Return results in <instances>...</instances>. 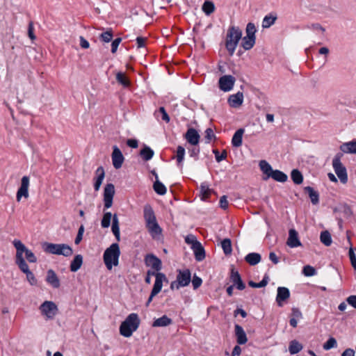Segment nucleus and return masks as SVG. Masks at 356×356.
<instances>
[{"label": "nucleus", "mask_w": 356, "mask_h": 356, "mask_svg": "<svg viewBox=\"0 0 356 356\" xmlns=\"http://www.w3.org/2000/svg\"><path fill=\"white\" fill-rule=\"evenodd\" d=\"M144 218L146 227L153 238H158L161 234L162 229L159 225L154 212L149 204H146L143 209Z\"/></svg>", "instance_id": "obj_1"}, {"label": "nucleus", "mask_w": 356, "mask_h": 356, "mask_svg": "<svg viewBox=\"0 0 356 356\" xmlns=\"http://www.w3.org/2000/svg\"><path fill=\"white\" fill-rule=\"evenodd\" d=\"M140 319L136 313L130 314L120 326V333L124 337H130L139 327Z\"/></svg>", "instance_id": "obj_2"}, {"label": "nucleus", "mask_w": 356, "mask_h": 356, "mask_svg": "<svg viewBox=\"0 0 356 356\" xmlns=\"http://www.w3.org/2000/svg\"><path fill=\"white\" fill-rule=\"evenodd\" d=\"M120 250L118 243L111 244L104 252V262L108 270H111L113 266L119 264Z\"/></svg>", "instance_id": "obj_3"}, {"label": "nucleus", "mask_w": 356, "mask_h": 356, "mask_svg": "<svg viewBox=\"0 0 356 356\" xmlns=\"http://www.w3.org/2000/svg\"><path fill=\"white\" fill-rule=\"evenodd\" d=\"M242 38V31L237 26H230L227 31L225 47L230 56H232Z\"/></svg>", "instance_id": "obj_4"}, {"label": "nucleus", "mask_w": 356, "mask_h": 356, "mask_svg": "<svg viewBox=\"0 0 356 356\" xmlns=\"http://www.w3.org/2000/svg\"><path fill=\"white\" fill-rule=\"evenodd\" d=\"M43 250L47 253L63 255L66 257L71 256L73 253L72 248L65 243H45L43 244Z\"/></svg>", "instance_id": "obj_5"}, {"label": "nucleus", "mask_w": 356, "mask_h": 356, "mask_svg": "<svg viewBox=\"0 0 356 356\" xmlns=\"http://www.w3.org/2000/svg\"><path fill=\"white\" fill-rule=\"evenodd\" d=\"M341 154H337L332 160V166L340 181L346 184L348 182V175L346 167L341 162Z\"/></svg>", "instance_id": "obj_6"}, {"label": "nucleus", "mask_w": 356, "mask_h": 356, "mask_svg": "<svg viewBox=\"0 0 356 356\" xmlns=\"http://www.w3.org/2000/svg\"><path fill=\"white\" fill-rule=\"evenodd\" d=\"M13 244L16 249V254H19L23 256L25 254V257L27 261L30 263H35L37 261V257L34 253L28 249L20 240L15 239L13 241Z\"/></svg>", "instance_id": "obj_7"}, {"label": "nucleus", "mask_w": 356, "mask_h": 356, "mask_svg": "<svg viewBox=\"0 0 356 356\" xmlns=\"http://www.w3.org/2000/svg\"><path fill=\"white\" fill-rule=\"evenodd\" d=\"M39 309L41 314L48 319H52L58 313V307L53 301H44Z\"/></svg>", "instance_id": "obj_8"}, {"label": "nucleus", "mask_w": 356, "mask_h": 356, "mask_svg": "<svg viewBox=\"0 0 356 356\" xmlns=\"http://www.w3.org/2000/svg\"><path fill=\"white\" fill-rule=\"evenodd\" d=\"M152 275H155L156 280L150 296L149 297V299L147 302V305L152 301L153 297H154L161 291L163 286V282L166 279L165 275L163 273H152Z\"/></svg>", "instance_id": "obj_9"}, {"label": "nucleus", "mask_w": 356, "mask_h": 356, "mask_svg": "<svg viewBox=\"0 0 356 356\" xmlns=\"http://www.w3.org/2000/svg\"><path fill=\"white\" fill-rule=\"evenodd\" d=\"M115 195V186L113 184H107L104 190V209H109L112 207L113 199Z\"/></svg>", "instance_id": "obj_10"}, {"label": "nucleus", "mask_w": 356, "mask_h": 356, "mask_svg": "<svg viewBox=\"0 0 356 356\" xmlns=\"http://www.w3.org/2000/svg\"><path fill=\"white\" fill-rule=\"evenodd\" d=\"M113 165L115 169H119L122 167L124 161V157L117 145L113 147V152L111 154Z\"/></svg>", "instance_id": "obj_11"}, {"label": "nucleus", "mask_w": 356, "mask_h": 356, "mask_svg": "<svg viewBox=\"0 0 356 356\" xmlns=\"http://www.w3.org/2000/svg\"><path fill=\"white\" fill-rule=\"evenodd\" d=\"M235 81L236 79L233 76L224 75L219 79V88L222 91H229L233 88Z\"/></svg>", "instance_id": "obj_12"}, {"label": "nucleus", "mask_w": 356, "mask_h": 356, "mask_svg": "<svg viewBox=\"0 0 356 356\" xmlns=\"http://www.w3.org/2000/svg\"><path fill=\"white\" fill-rule=\"evenodd\" d=\"M29 177L24 176L21 180V186L17 192V200L20 201L22 196L25 198L29 197Z\"/></svg>", "instance_id": "obj_13"}, {"label": "nucleus", "mask_w": 356, "mask_h": 356, "mask_svg": "<svg viewBox=\"0 0 356 356\" xmlns=\"http://www.w3.org/2000/svg\"><path fill=\"white\" fill-rule=\"evenodd\" d=\"M145 264L151 267L153 272L159 273V271L161 269V261L154 254H147L145 259Z\"/></svg>", "instance_id": "obj_14"}, {"label": "nucleus", "mask_w": 356, "mask_h": 356, "mask_svg": "<svg viewBox=\"0 0 356 356\" xmlns=\"http://www.w3.org/2000/svg\"><path fill=\"white\" fill-rule=\"evenodd\" d=\"M290 297V291L288 288L284 286H279L277 288V293L276 296V302L279 307H282L284 302Z\"/></svg>", "instance_id": "obj_15"}, {"label": "nucleus", "mask_w": 356, "mask_h": 356, "mask_svg": "<svg viewBox=\"0 0 356 356\" xmlns=\"http://www.w3.org/2000/svg\"><path fill=\"white\" fill-rule=\"evenodd\" d=\"M286 245L292 248L302 245L298 238V234L294 229H291L289 231V238L286 241Z\"/></svg>", "instance_id": "obj_16"}, {"label": "nucleus", "mask_w": 356, "mask_h": 356, "mask_svg": "<svg viewBox=\"0 0 356 356\" xmlns=\"http://www.w3.org/2000/svg\"><path fill=\"white\" fill-rule=\"evenodd\" d=\"M230 280L233 283L232 286H236L237 289L243 290L245 288V285L242 281L240 274L234 268L231 270Z\"/></svg>", "instance_id": "obj_17"}, {"label": "nucleus", "mask_w": 356, "mask_h": 356, "mask_svg": "<svg viewBox=\"0 0 356 356\" xmlns=\"http://www.w3.org/2000/svg\"><path fill=\"white\" fill-rule=\"evenodd\" d=\"M185 138L191 145H197L199 143L200 135L195 129L190 128L185 134Z\"/></svg>", "instance_id": "obj_18"}, {"label": "nucleus", "mask_w": 356, "mask_h": 356, "mask_svg": "<svg viewBox=\"0 0 356 356\" xmlns=\"http://www.w3.org/2000/svg\"><path fill=\"white\" fill-rule=\"evenodd\" d=\"M46 282L54 289L59 288L60 285V280L57 275L52 269L47 270Z\"/></svg>", "instance_id": "obj_19"}, {"label": "nucleus", "mask_w": 356, "mask_h": 356, "mask_svg": "<svg viewBox=\"0 0 356 356\" xmlns=\"http://www.w3.org/2000/svg\"><path fill=\"white\" fill-rule=\"evenodd\" d=\"M243 102V94L238 92L236 94L232 95L228 99L229 104L231 107L238 108L242 105Z\"/></svg>", "instance_id": "obj_20"}, {"label": "nucleus", "mask_w": 356, "mask_h": 356, "mask_svg": "<svg viewBox=\"0 0 356 356\" xmlns=\"http://www.w3.org/2000/svg\"><path fill=\"white\" fill-rule=\"evenodd\" d=\"M193 251L195 259L197 261H202L205 259L206 253L204 247L202 245L198 242L193 245V247L191 248Z\"/></svg>", "instance_id": "obj_21"}, {"label": "nucleus", "mask_w": 356, "mask_h": 356, "mask_svg": "<svg viewBox=\"0 0 356 356\" xmlns=\"http://www.w3.org/2000/svg\"><path fill=\"white\" fill-rule=\"evenodd\" d=\"M234 328L237 343L241 345L245 344L248 339L243 328L239 325H235Z\"/></svg>", "instance_id": "obj_22"}, {"label": "nucleus", "mask_w": 356, "mask_h": 356, "mask_svg": "<svg viewBox=\"0 0 356 356\" xmlns=\"http://www.w3.org/2000/svg\"><path fill=\"white\" fill-rule=\"evenodd\" d=\"M191 281V273L189 269L179 270V286H186Z\"/></svg>", "instance_id": "obj_23"}, {"label": "nucleus", "mask_w": 356, "mask_h": 356, "mask_svg": "<svg viewBox=\"0 0 356 356\" xmlns=\"http://www.w3.org/2000/svg\"><path fill=\"white\" fill-rule=\"evenodd\" d=\"M97 177L95 178V181L94 184V189L95 191H98L100 188V186L102 184V181L105 177L104 170L102 166L99 167L96 172Z\"/></svg>", "instance_id": "obj_24"}, {"label": "nucleus", "mask_w": 356, "mask_h": 356, "mask_svg": "<svg viewBox=\"0 0 356 356\" xmlns=\"http://www.w3.org/2000/svg\"><path fill=\"white\" fill-rule=\"evenodd\" d=\"M339 148L345 154H356V140L344 143Z\"/></svg>", "instance_id": "obj_25"}, {"label": "nucleus", "mask_w": 356, "mask_h": 356, "mask_svg": "<svg viewBox=\"0 0 356 356\" xmlns=\"http://www.w3.org/2000/svg\"><path fill=\"white\" fill-rule=\"evenodd\" d=\"M111 230L113 234H114L117 241H120V225H119V220L116 213L113 216V222L111 226Z\"/></svg>", "instance_id": "obj_26"}, {"label": "nucleus", "mask_w": 356, "mask_h": 356, "mask_svg": "<svg viewBox=\"0 0 356 356\" xmlns=\"http://www.w3.org/2000/svg\"><path fill=\"white\" fill-rule=\"evenodd\" d=\"M212 192L213 190L209 188V186L207 182H203L201 184L200 187V196L202 200H207L210 197Z\"/></svg>", "instance_id": "obj_27"}, {"label": "nucleus", "mask_w": 356, "mask_h": 356, "mask_svg": "<svg viewBox=\"0 0 356 356\" xmlns=\"http://www.w3.org/2000/svg\"><path fill=\"white\" fill-rule=\"evenodd\" d=\"M172 321L171 318L168 317L166 315L155 319L152 323V327H166L172 323Z\"/></svg>", "instance_id": "obj_28"}, {"label": "nucleus", "mask_w": 356, "mask_h": 356, "mask_svg": "<svg viewBox=\"0 0 356 356\" xmlns=\"http://www.w3.org/2000/svg\"><path fill=\"white\" fill-rule=\"evenodd\" d=\"M243 133V129H239L234 133L232 139V144L234 147H238L241 146Z\"/></svg>", "instance_id": "obj_29"}, {"label": "nucleus", "mask_w": 356, "mask_h": 356, "mask_svg": "<svg viewBox=\"0 0 356 356\" xmlns=\"http://www.w3.org/2000/svg\"><path fill=\"white\" fill-rule=\"evenodd\" d=\"M304 191L308 193L311 202L313 204H317L319 202V194L311 186H306Z\"/></svg>", "instance_id": "obj_30"}, {"label": "nucleus", "mask_w": 356, "mask_h": 356, "mask_svg": "<svg viewBox=\"0 0 356 356\" xmlns=\"http://www.w3.org/2000/svg\"><path fill=\"white\" fill-rule=\"evenodd\" d=\"M261 255L256 252L249 253L245 257V261L251 266L257 265L261 261Z\"/></svg>", "instance_id": "obj_31"}, {"label": "nucleus", "mask_w": 356, "mask_h": 356, "mask_svg": "<svg viewBox=\"0 0 356 356\" xmlns=\"http://www.w3.org/2000/svg\"><path fill=\"white\" fill-rule=\"evenodd\" d=\"M15 262L18 266L19 268L24 273L30 271L28 264H26L23 256L19 254H16Z\"/></svg>", "instance_id": "obj_32"}, {"label": "nucleus", "mask_w": 356, "mask_h": 356, "mask_svg": "<svg viewBox=\"0 0 356 356\" xmlns=\"http://www.w3.org/2000/svg\"><path fill=\"white\" fill-rule=\"evenodd\" d=\"M83 264V257L81 254H77L74 257L70 264V270L72 272H76Z\"/></svg>", "instance_id": "obj_33"}, {"label": "nucleus", "mask_w": 356, "mask_h": 356, "mask_svg": "<svg viewBox=\"0 0 356 356\" xmlns=\"http://www.w3.org/2000/svg\"><path fill=\"white\" fill-rule=\"evenodd\" d=\"M270 177L273 178L274 180L277 181L282 183L286 181L288 179L287 175L284 172L279 170H273Z\"/></svg>", "instance_id": "obj_34"}, {"label": "nucleus", "mask_w": 356, "mask_h": 356, "mask_svg": "<svg viewBox=\"0 0 356 356\" xmlns=\"http://www.w3.org/2000/svg\"><path fill=\"white\" fill-rule=\"evenodd\" d=\"M154 151L148 146L145 145L144 147L140 151V156L145 161H149L154 156Z\"/></svg>", "instance_id": "obj_35"}, {"label": "nucleus", "mask_w": 356, "mask_h": 356, "mask_svg": "<svg viewBox=\"0 0 356 356\" xmlns=\"http://www.w3.org/2000/svg\"><path fill=\"white\" fill-rule=\"evenodd\" d=\"M256 38L245 36L242 38L241 46L245 50L251 49L255 44Z\"/></svg>", "instance_id": "obj_36"}, {"label": "nucleus", "mask_w": 356, "mask_h": 356, "mask_svg": "<svg viewBox=\"0 0 356 356\" xmlns=\"http://www.w3.org/2000/svg\"><path fill=\"white\" fill-rule=\"evenodd\" d=\"M259 167L263 173L267 176L264 179L269 178L273 171L271 165L267 161L262 160L259 162Z\"/></svg>", "instance_id": "obj_37"}, {"label": "nucleus", "mask_w": 356, "mask_h": 356, "mask_svg": "<svg viewBox=\"0 0 356 356\" xmlns=\"http://www.w3.org/2000/svg\"><path fill=\"white\" fill-rule=\"evenodd\" d=\"M348 241L349 244L350 245V247L349 251H348L349 259H350V261L353 268H354V270H356V255L355 254V252H356V248L352 247L350 238L349 236H348Z\"/></svg>", "instance_id": "obj_38"}, {"label": "nucleus", "mask_w": 356, "mask_h": 356, "mask_svg": "<svg viewBox=\"0 0 356 356\" xmlns=\"http://www.w3.org/2000/svg\"><path fill=\"white\" fill-rule=\"evenodd\" d=\"M302 346L296 340H293L290 342L289 346V351L291 355H294L299 353L302 349Z\"/></svg>", "instance_id": "obj_39"}, {"label": "nucleus", "mask_w": 356, "mask_h": 356, "mask_svg": "<svg viewBox=\"0 0 356 356\" xmlns=\"http://www.w3.org/2000/svg\"><path fill=\"white\" fill-rule=\"evenodd\" d=\"M221 247L225 255H229L232 252V241L229 238H225L221 241Z\"/></svg>", "instance_id": "obj_40"}, {"label": "nucleus", "mask_w": 356, "mask_h": 356, "mask_svg": "<svg viewBox=\"0 0 356 356\" xmlns=\"http://www.w3.org/2000/svg\"><path fill=\"white\" fill-rule=\"evenodd\" d=\"M320 241L325 246L331 245L332 241L330 233L327 230L323 231L320 235Z\"/></svg>", "instance_id": "obj_41"}, {"label": "nucleus", "mask_w": 356, "mask_h": 356, "mask_svg": "<svg viewBox=\"0 0 356 356\" xmlns=\"http://www.w3.org/2000/svg\"><path fill=\"white\" fill-rule=\"evenodd\" d=\"M291 177L296 184H300L303 181V176L300 171L297 169H294L291 171Z\"/></svg>", "instance_id": "obj_42"}, {"label": "nucleus", "mask_w": 356, "mask_h": 356, "mask_svg": "<svg viewBox=\"0 0 356 356\" xmlns=\"http://www.w3.org/2000/svg\"><path fill=\"white\" fill-rule=\"evenodd\" d=\"M202 9L207 15H209L214 12V3L212 1H206L203 3Z\"/></svg>", "instance_id": "obj_43"}, {"label": "nucleus", "mask_w": 356, "mask_h": 356, "mask_svg": "<svg viewBox=\"0 0 356 356\" xmlns=\"http://www.w3.org/2000/svg\"><path fill=\"white\" fill-rule=\"evenodd\" d=\"M268 280L269 277L267 275H266L260 282L256 283L250 280L248 282V285L252 288H262L268 284Z\"/></svg>", "instance_id": "obj_44"}, {"label": "nucleus", "mask_w": 356, "mask_h": 356, "mask_svg": "<svg viewBox=\"0 0 356 356\" xmlns=\"http://www.w3.org/2000/svg\"><path fill=\"white\" fill-rule=\"evenodd\" d=\"M154 190L159 195H164L166 193L165 186L159 180H156L153 185Z\"/></svg>", "instance_id": "obj_45"}, {"label": "nucleus", "mask_w": 356, "mask_h": 356, "mask_svg": "<svg viewBox=\"0 0 356 356\" xmlns=\"http://www.w3.org/2000/svg\"><path fill=\"white\" fill-rule=\"evenodd\" d=\"M111 218L113 219V216L111 212L104 213L101 221L102 227L103 228H108L111 225Z\"/></svg>", "instance_id": "obj_46"}, {"label": "nucleus", "mask_w": 356, "mask_h": 356, "mask_svg": "<svg viewBox=\"0 0 356 356\" xmlns=\"http://www.w3.org/2000/svg\"><path fill=\"white\" fill-rule=\"evenodd\" d=\"M277 17L275 16L272 15H266L263 19L262 26L264 29L269 28L271 25H273Z\"/></svg>", "instance_id": "obj_47"}, {"label": "nucleus", "mask_w": 356, "mask_h": 356, "mask_svg": "<svg viewBox=\"0 0 356 356\" xmlns=\"http://www.w3.org/2000/svg\"><path fill=\"white\" fill-rule=\"evenodd\" d=\"M116 80L124 87H128L129 86V81L127 79L125 74L122 72H118L116 74Z\"/></svg>", "instance_id": "obj_48"}, {"label": "nucleus", "mask_w": 356, "mask_h": 356, "mask_svg": "<svg viewBox=\"0 0 356 356\" xmlns=\"http://www.w3.org/2000/svg\"><path fill=\"white\" fill-rule=\"evenodd\" d=\"M337 346V340L334 337H330L328 340L323 344V349L325 350H328L331 348H335Z\"/></svg>", "instance_id": "obj_49"}, {"label": "nucleus", "mask_w": 356, "mask_h": 356, "mask_svg": "<svg viewBox=\"0 0 356 356\" xmlns=\"http://www.w3.org/2000/svg\"><path fill=\"white\" fill-rule=\"evenodd\" d=\"M256 27L253 23L249 22L246 26V35L245 36H250L253 38L255 37V33H256Z\"/></svg>", "instance_id": "obj_50"}, {"label": "nucleus", "mask_w": 356, "mask_h": 356, "mask_svg": "<svg viewBox=\"0 0 356 356\" xmlns=\"http://www.w3.org/2000/svg\"><path fill=\"white\" fill-rule=\"evenodd\" d=\"M186 243L191 245V248L197 243L199 241L197 240V237L193 234H188L184 237Z\"/></svg>", "instance_id": "obj_51"}, {"label": "nucleus", "mask_w": 356, "mask_h": 356, "mask_svg": "<svg viewBox=\"0 0 356 356\" xmlns=\"http://www.w3.org/2000/svg\"><path fill=\"white\" fill-rule=\"evenodd\" d=\"M302 273L305 276L310 277L314 275L316 272V269L314 267L309 265H307L304 266Z\"/></svg>", "instance_id": "obj_52"}, {"label": "nucleus", "mask_w": 356, "mask_h": 356, "mask_svg": "<svg viewBox=\"0 0 356 356\" xmlns=\"http://www.w3.org/2000/svg\"><path fill=\"white\" fill-rule=\"evenodd\" d=\"M100 38L102 41L105 42H109L112 40L113 33L111 31H107L106 32L102 33L100 35Z\"/></svg>", "instance_id": "obj_53"}, {"label": "nucleus", "mask_w": 356, "mask_h": 356, "mask_svg": "<svg viewBox=\"0 0 356 356\" xmlns=\"http://www.w3.org/2000/svg\"><path fill=\"white\" fill-rule=\"evenodd\" d=\"M216 136L213 134V131L211 128H207L206 130H205V140H206V143H209L211 142V140L214 138Z\"/></svg>", "instance_id": "obj_54"}, {"label": "nucleus", "mask_w": 356, "mask_h": 356, "mask_svg": "<svg viewBox=\"0 0 356 356\" xmlns=\"http://www.w3.org/2000/svg\"><path fill=\"white\" fill-rule=\"evenodd\" d=\"M83 232L84 227L83 225H81L79 228L78 233L74 241L75 244L78 245L81 241L83 238Z\"/></svg>", "instance_id": "obj_55"}, {"label": "nucleus", "mask_w": 356, "mask_h": 356, "mask_svg": "<svg viewBox=\"0 0 356 356\" xmlns=\"http://www.w3.org/2000/svg\"><path fill=\"white\" fill-rule=\"evenodd\" d=\"M188 149L190 156L191 157H194L195 159H197V156L200 153V148L198 147H196L195 145H193L192 147L188 148Z\"/></svg>", "instance_id": "obj_56"}, {"label": "nucleus", "mask_w": 356, "mask_h": 356, "mask_svg": "<svg viewBox=\"0 0 356 356\" xmlns=\"http://www.w3.org/2000/svg\"><path fill=\"white\" fill-rule=\"evenodd\" d=\"M213 153L215 154L216 160L218 162H220L227 157V152L225 150L221 153V154H219V152L217 149L213 150Z\"/></svg>", "instance_id": "obj_57"}, {"label": "nucleus", "mask_w": 356, "mask_h": 356, "mask_svg": "<svg viewBox=\"0 0 356 356\" xmlns=\"http://www.w3.org/2000/svg\"><path fill=\"white\" fill-rule=\"evenodd\" d=\"M26 275V279L31 285H35L37 284V280L35 277L34 274L30 270L25 273Z\"/></svg>", "instance_id": "obj_58"}, {"label": "nucleus", "mask_w": 356, "mask_h": 356, "mask_svg": "<svg viewBox=\"0 0 356 356\" xmlns=\"http://www.w3.org/2000/svg\"><path fill=\"white\" fill-rule=\"evenodd\" d=\"M202 283V280L200 277L194 275L193 279L192 280V284L194 289H197L199 288Z\"/></svg>", "instance_id": "obj_59"}, {"label": "nucleus", "mask_w": 356, "mask_h": 356, "mask_svg": "<svg viewBox=\"0 0 356 356\" xmlns=\"http://www.w3.org/2000/svg\"><path fill=\"white\" fill-rule=\"evenodd\" d=\"M122 41V38H118L116 39H115L112 43H111V52L113 54L115 53L117 49H118V47L119 46V44H120Z\"/></svg>", "instance_id": "obj_60"}, {"label": "nucleus", "mask_w": 356, "mask_h": 356, "mask_svg": "<svg viewBox=\"0 0 356 356\" xmlns=\"http://www.w3.org/2000/svg\"><path fill=\"white\" fill-rule=\"evenodd\" d=\"M220 207L225 210L228 207V201L226 195H222L220 199Z\"/></svg>", "instance_id": "obj_61"}, {"label": "nucleus", "mask_w": 356, "mask_h": 356, "mask_svg": "<svg viewBox=\"0 0 356 356\" xmlns=\"http://www.w3.org/2000/svg\"><path fill=\"white\" fill-rule=\"evenodd\" d=\"M159 112L161 114V118L163 120L166 122L170 121V118L163 107H160Z\"/></svg>", "instance_id": "obj_62"}, {"label": "nucleus", "mask_w": 356, "mask_h": 356, "mask_svg": "<svg viewBox=\"0 0 356 356\" xmlns=\"http://www.w3.org/2000/svg\"><path fill=\"white\" fill-rule=\"evenodd\" d=\"M346 300L349 305L356 309V296H350Z\"/></svg>", "instance_id": "obj_63"}, {"label": "nucleus", "mask_w": 356, "mask_h": 356, "mask_svg": "<svg viewBox=\"0 0 356 356\" xmlns=\"http://www.w3.org/2000/svg\"><path fill=\"white\" fill-rule=\"evenodd\" d=\"M355 350L352 348H346L341 354V356H355Z\"/></svg>", "instance_id": "obj_64"}]
</instances>
